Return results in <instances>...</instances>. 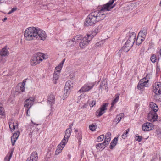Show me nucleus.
Wrapping results in <instances>:
<instances>
[{"mask_svg": "<svg viewBox=\"0 0 161 161\" xmlns=\"http://www.w3.org/2000/svg\"><path fill=\"white\" fill-rule=\"evenodd\" d=\"M9 52L7 49L6 46H5L0 51V54L3 56H7Z\"/></svg>", "mask_w": 161, "mask_h": 161, "instance_id": "nucleus-22", "label": "nucleus"}, {"mask_svg": "<svg viewBox=\"0 0 161 161\" xmlns=\"http://www.w3.org/2000/svg\"><path fill=\"white\" fill-rule=\"evenodd\" d=\"M60 73L59 72L54 71L53 74V78L55 80H57L59 77Z\"/></svg>", "mask_w": 161, "mask_h": 161, "instance_id": "nucleus-34", "label": "nucleus"}, {"mask_svg": "<svg viewBox=\"0 0 161 161\" xmlns=\"http://www.w3.org/2000/svg\"><path fill=\"white\" fill-rule=\"evenodd\" d=\"M1 1H2L1 0H0V4L2 3Z\"/></svg>", "mask_w": 161, "mask_h": 161, "instance_id": "nucleus-62", "label": "nucleus"}, {"mask_svg": "<svg viewBox=\"0 0 161 161\" xmlns=\"http://www.w3.org/2000/svg\"><path fill=\"white\" fill-rule=\"evenodd\" d=\"M82 36L81 35H78L74 37V40H76V41L81 40Z\"/></svg>", "mask_w": 161, "mask_h": 161, "instance_id": "nucleus-42", "label": "nucleus"}, {"mask_svg": "<svg viewBox=\"0 0 161 161\" xmlns=\"http://www.w3.org/2000/svg\"><path fill=\"white\" fill-rule=\"evenodd\" d=\"M26 81L23 80V81L21 83H19V85H20V89L19 90V92H24L25 91V85Z\"/></svg>", "mask_w": 161, "mask_h": 161, "instance_id": "nucleus-30", "label": "nucleus"}, {"mask_svg": "<svg viewBox=\"0 0 161 161\" xmlns=\"http://www.w3.org/2000/svg\"><path fill=\"white\" fill-rule=\"evenodd\" d=\"M14 125H17L18 123H17V121H15L14 122Z\"/></svg>", "mask_w": 161, "mask_h": 161, "instance_id": "nucleus-53", "label": "nucleus"}, {"mask_svg": "<svg viewBox=\"0 0 161 161\" xmlns=\"http://www.w3.org/2000/svg\"><path fill=\"white\" fill-rule=\"evenodd\" d=\"M160 56L161 57V49L160 50Z\"/></svg>", "mask_w": 161, "mask_h": 161, "instance_id": "nucleus-59", "label": "nucleus"}, {"mask_svg": "<svg viewBox=\"0 0 161 161\" xmlns=\"http://www.w3.org/2000/svg\"><path fill=\"white\" fill-rule=\"evenodd\" d=\"M89 128L90 130L92 131H95L97 128L96 125L93 124L89 126Z\"/></svg>", "mask_w": 161, "mask_h": 161, "instance_id": "nucleus-36", "label": "nucleus"}, {"mask_svg": "<svg viewBox=\"0 0 161 161\" xmlns=\"http://www.w3.org/2000/svg\"><path fill=\"white\" fill-rule=\"evenodd\" d=\"M32 123L34 125H38V124H36V123H34L32 121Z\"/></svg>", "mask_w": 161, "mask_h": 161, "instance_id": "nucleus-57", "label": "nucleus"}, {"mask_svg": "<svg viewBox=\"0 0 161 161\" xmlns=\"http://www.w3.org/2000/svg\"><path fill=\"white\" fill-rule=\"evenodd\" d=\"M135 5V4L134 3H131V7L132 6H134Z\"/></svg>", "mask_w": 161, "mask_h": 161, "instance_id": "nucleus-56", "label": "nucleus"}, {"mask_svg": "<svg viewBox=\"0 0 161 161\" xmlns=\"http://www.w3.org/2000/svg\"><path fill=\"white\" fill-rule=\"evenodd\" d=\"M107 144L105 142V141H104L103 143H98L96 145V148L97 149H104L107 146Z\"/></svg>", "mask_w": 161, "mask_h": 161, "instance_id": "nucleus-23", "label": "nucleus"}, {"mask_svg": "<svg viewBox=\"0 0 161 161\" xmlns=\"http://www.w3.org/2000/svg\"><path fill=\"white\" fill-rule=\"evenodd\" d=\"M116 145V143L111 142L110 145L109 147L111 149H113Z\"/></svg>", "mask_w": 161, "mask_h": 161, "instance_id": "nucleus-46", "label": "nucleus"}, {"mask_svg": "<svg viewBox=\"0 0 161 161\" xmlns=\"http://www.w3.org/2000/svg\"><path fill=\"white\" fill-rule=\"evenodd\" d=\"M4 56L0 54V63L2 62L4 63L5 62V58H3Z\"/></svg>", "mask_w": 161, "mask_h": 161, "instance_id": "nucleus-44", "label": "nucleus"}, {"mask_svg": "<svg viewBox=\"0 0 161 161\" xmlns=\"http://www.w3.org/2000/svg\"><path fill=\"white\" fill-rule=\"evenodd\" d=\"M111 133L110 132H108L105 136L104 141H105L106 144H108L111 140Z\"/></svg>", "mask_w": 161, "mask_h": 161, "instance_id": "nucleus-25", "label": "nucleus"}, {"mask_svg": "<svg viewBox=\"0 0 161 161\" xmlns=\"http://www.w3.org/2000/svg\"><path fill=\"white\" fill-rule=\"evenodd\" d=\"M70 92V90L68 88H66L64 87V94L63 95L64 98H66L69 95Z\"/></svg>", "mask_w": 161, "mask_h": 161, "instance_id": "nucleus-31", "label": "nucleus"}, {"mask_svg": "<svg viewBox=\"0 0 161 161\" xmlns=\"http://www.w3.org/2000/svg\"><path fill=\"white\" fill-rule=\"evenodd\" d=\"M153 86H153V92L156 94L160 95V97H161V83L160 82L155 83ZM159 99L161 101V98H159Z\"/></svg>", "mask_w": 161, "mask_h": 161, "instance_id": "nucleus-10", "label": "nucleus"}, {"mask_svg": "<svg viewBox=\"0 0 161 161\" xmlns=\"http://www.w3.org/2000/svg\"><path fill=\"white\" fill-rule=\"evenodd\" d=\"M95 84L94 82L87 83L81 87L79 92H84L88 91L93 88Z\"/></svg>", "mask_w": 161, "mask_h": 161, "instance_id": "nucleus-6", "label": "nucleus"}, {"mask_svg": "<svg viewBox=\"0 0 161 161\" xmlns=\"http://www.w3.org/2000/svg\"><path fill=\"white\" fill-rule=\"evenodd\" d=\"M64 140H62L60 144L58 145L57 148L55 152V154L56 155H58L59 153L61 152L62 150L67 143L65 141H64Z\"/></svg>", "mask_w": 161, "mask_h": 161, "instance_id": "nucleus-14", "label": "nucleus"}, {"mask_svg": "<svg viewBox=\"0 0 161 161\" xmlns=\"http://www.w3.org/2000/svg\"><path fill=\"white\" fill-rule=\"evenodd\" d=\"M35 100L34 97H30L29 98L26 99L24 103V107L27 108V112L28 111L30 108L34 104Z\"/></svg>", "mask_w": 161, "mask_h": 161, "instance_id": "nucleus-5", "label": "nucleus"}, {"mask_svg": "<svg viewBox=\"0 0 161 161\" xmlns=\"http://www.w3.org/2000/svg\"><path fill=\"white\" fill-rule=\"evenodd\" d=\"M55 95L53 93L50 94L48 97V103L51 104V110H52L53 109L52 108V104H54L55 103Z\"/></svg>", "mask_w": 161, "mask_h": 161, "instance_id": "nucleus-17", "label": "nucleus"}, {"mask_svg": "<svg viewBox=\"0 0 161 161\" xmlns=\"http://www.w3.org/2000/svg\"><path fill=\"white\" fill-rule=\"evenodd\" d=\"M157 59L156 56L155 55L152 54L150 60L153 63H155Z\"/></svg>", "mask_w": 161, "mask_h": 161, "instance_id": "nucleus-39", "label": "nucleus"}, {"mask_svg": "<svg viewBox=\"0 0 161 161\" xmlns=\"http://www.w3.org/2000/svg\"><path fill=\"white\" fill-rule=\"evenodd\" d=\"M37 28L35 27H29L25 31L24 36L26 40L28 41L34 39L37 37L36 32Z\"/></svg>", "mask_w": 161, "mask_h": 161, "instance_id": "nucleus-3", "label": "nucleus"}, {"mask_svg": "<svg viewBox=\"0 0 161 161\" xmlns=\"http://www.w3.org/2000/svg\"><path fill=\"white\" fill-rule=\"evenodd\" d=\"M9 126L11 130H15V126L14 124V121L12 120L11 122H9Z\"/></svg>", "mask_w": 161, "mask_h": 161, "instance_id": "nucleus-38", "label": "nucleus"}, {"mask_svg": "<svg viewBox=\"0 0 161 161\" xmlns=\"http://www.w3.org/2000/svg\"><path fill=\"white\" fill-rule=\"evenodd\" d=\"M74 85L75 84L73 83V81L68 80L66 83L65 87L70 90V89L73 88Z\"/></svg>", "mask_w": 161, "mask_h": 161, "instance_id": "nucleus-21", "label": "nucleus"}, {"mask_svg": "<svg viewBox=\"0 0 161 161\" xmlns=\"http://www.w3.org/2000/svg\"><path fill=\"white\" fill-rule=\"evenodd\" d=\"M65 60V59H64L63 61L60 63L59 65L55 68V71L59 72L60 73L61 70L62 68L63 65Z\"/></svg>", "mask_w": 161, "mask_h": 161, "instance_id": "nucleus-24", "label": "nucleus"}, {"mask_svg": "<svg viewBox=\"0 0 161 161\" xmlns=\"http://www.w3.org/2000/svg\"><path fill=\"white\" fill-rule=\"evenodd\" d=\"M119 99V96H117L113 100L112 102L111 103V108H112L114 105V104L117 103Z\"/></svg>", "mask_w": 161, "mask_h": 161, "instance_id": "nucleus-37", "label": "nucleus"}, {"mask_svg": "<svg viewBox=\"0 0 161 161\" xmlns=\"http://www.w3.org/2000/svg\"><path fill=\"white\" fill-rule=\"evenodd\" d=\"M158 116L157 114L154 111L152 113L149 112L148 114V119L151 122H154L157 120Z\"/></svg>", "mask_w": 161, "mask_h": 161, "instance_id": "nucleus-15", "label": "nucleus"}, {"mask_svg": "<svg viewBox=\"0 0 161 161\" xmlns=\"http://www.w3.org/2000/svg\"><path fill=\"white\" fill-rule=\"evenodd\" d=\"M136 34L135 32L131 33V38H132L133 40V43L136 41Z\"/></svg>", "mask_w": 161, "mask_h": 161, "instance_id": "nucleus-43", "label": "nucleus"}, {"mask_svg": "<svg viewBox=\"0 0 161 161\" xmlns=\"http://www.w3.org/2000/svg\"><path fill=\"white\" fill-rule=\"evenodd\" d=\"M142 139V137L141 136H136L135 137V140L138 141L139 142H140Z\"/></svg>", "mask_w": 161, "mask_h": 161, "instance_id": "nucleus-45", "label": "nucleus"}, {"mask_svg": "<svg viewBox=\"0 0 161 161\" xmlns=\"http://www.w3.org/2000/svg\"><path fill=\"white\" fill-rule=\"evenodd\" d=\"M130 130V129H128L126 130V131L121 136L123 139H125L126 138V137H127L128 134V133L129 132Z\"/></svg>", "mask_w": 161, "mask_h": 161, "instance_id": "nucleus-35", "label": "nucleus"}, {"mask_svg": "<svg viewBox=\"0 0 161 161\" xmlns=\"http://www.w3.org/2000/svg\"><path fill=\"white\" fill-rule=\"evenodd\" d=\"M96 104L95 101H92V102L90 103L89 105L91 107H93Z\"/></svg>", "mask_w": 161, "mask_h": 161, "instance_id": "nucleus-47", "label": "nucleus"}, {"mask_svg": "<svg viewBox=\"0 0 161 161\" xmlns=\"http://www.w3.org/2000/svg\"><path fill=\"white\" fill-rule=\"evenodd\" d=\"M78 131V130L77 129H76L75 130V132H77Z\"/></svg>", "mask_w": 161, "mask_h": 161, "instance_id": "nucleus-60", "label": "nucleus"}, {"mask_svg": "<svg viewBox=\"0 0 161 161\" xmlns=\"http://www.w3.org/2000/svg\"><path fill=\"white\" fill-rule=\"evenodd\" d=\"M48 58L47 55L40 52L36 53L32 58L31 61V64L33 66L38 64L43 60Z\"/></svg>", "mask_w": 161, "mask_h": 161, "instance_id": "nucleus-2", "label": "nucleus"}, {"mask_svg": "<svg viewBox=\"0 0 161 161\" xmlns=\"http://www.w3.org/2000/svg\"><path fill=\"white\" fill-rule=\"evenodd\" d=\"M102 43V42H100L98 43H97L96 44V45L97 46H98L99 45L101 46V44Z\"/></svg>", "mask_w": 161, "mask_h": 161, "instance_id": "nucleus-52", "label": "nucleus"}, {"mask_svg": "<svg viewBox=\"0 0 161 161\" xmlns=\"http://www.w3.org/2000/svg\"><path fill=\"white\" fill-rule=\"evenodd\" d=\"M29 110L28 111V112H27V108L26 109V115L27 116H29L30 115L29 114H28V113H29Z\"/></svg>", "mask_w": 161, "mask_h": 161, "instance_id": "nucleus-54", "label": "nucleus"}, {"mask_svg": "<svg viewBox=\"0 0 161 161\" xmlns=\"http://www.w3.org/2000/svg\"><path fill=\"white\" fill-rule=\"evenodd\" d=\"M5 117V113L4 108L3 107V105L0 103V117L2 118Z\"/></svg>", "mask_w": 161, "mask_h": 161, "instance_id": "nucleus-26", "label": "nucleus"}, {"mask_svg": "<svg viewBox=\"0 0 161 161\" xmlns=\"http://www.w3.org/2000/svg\"><path fill=\"white\" fill-rule=\"evenodd\" d=\"M20 132L19 131H18L17 132L14 133L13 135L11 137V141L12 144L13 146H14L15 145V142L18 139Z\"/></svg>", "mask_w": 161, "mask_h": 161, "instance_id": "nucleus-18", "label": "nucleus"}, {"mask_svg": "<svg viewBox=\"0 0 161 161\" xmlns=\"http://www.w3.org/2000/svg\"><path fill=\"white\" fill-rule=\"evenodd\" d=\"M52 113H51V112L49 114V115H52Z\"/></svg>", "mask_w": 161, "mask_h": 161, "instance_id": "nucleus-61", "label": "nucleus"}, {"mask_svg": "<svg viewBox=\"0 0 161 161\" xmlns=\"http://www.w3.org/2000/svg\"><path fill=\"white\" fill-rule=\"evenodd\" d=\"M104 138V135H102L99 136L97 139V142H100L103 141Z\"/></svg>", "mask_w": 161, "mask_h": 161, "instance_id": "nucleus-40", "label": "nucleus"}, {"mask_svg": "<svg viewBox=\"0 0 161 161\" xmlns=\"http://www.w3.org/2000/svg\"><path fill=\"white\" fill-rule=\"evenodd\" d=\"M153 127V125L152 123L146 122L143 124L142 129L144 131H149L152 130Z\"/></svg>", "mask_w": 161, "mask_h": 161, "instance_id": "nucleus-12", "label": "nucleus"}, {"mask_svg": "<svg viewBox=\"0 0 161 161\" xmlns=\"http://www.w3.org/2000/svg\"><path fill=\"white\" fill-rule=\"evenodd\" d=\"M149 107L151 109L150 112L152 113L153 111L156 112L158 110V106L153 102H150L149 104Z\"/></svg>", "mask_w": 161, "mask_h": 161, "instance_id": "nucleus-19", "label": "nucleus"}, {"mask_svg": "<svg viewBox=\"0 0 161 161\" xmlns=\"http://www.w3.org/2000/svg\"><path fill=\"white\" fill-rule=\"evenodd\" d=\"M108 103H103L100 107V108L96 112L95 115L97 117H100L105 112L107 109V107Z\"/></svg>", "mask_w": 161, "mask_h": 161, "instance_id": "nucleus-8", "label": "nucleus"}, {"mask_svg": "<svg viewBox=\"0 0 161 161\" xmlns=\"http://www.w3.org/2000/svg\"><path fill=\"white\" fill-rule=\"evenodd\" d=\"M141 33V36L143 37H145L147 34V29L145 28H143L142 29L139 33Z\"/></svg>", "mask_w": 161, "mask_h": 161, "instance_id": "nucleus-33", "label": "nucleus"}, {"mask_svg": "<svg viewBox=\"0 0 161 161\" xmlns=\"http://www.w3.org/2000/svg\"><path fill=\"white\" fill-rule=\"evenodd\" d=\"M36 32L37 37L36 38H38L41 40H45L47 36V35L46 32L44 31L39 28H37Z\"/></svg>", "mask_w": 161, "mask_h": 161, "instance_id": "nucleus-9", "label": "nucleus"}, {"mask_svg": "<svg viewBox=\"0 0 161 161\" xmlns=\"http://www.w3.org/2000/svg\"><path fill=\"white\" fill-rule=\"evenodd\" d=\"M38 158V156L36 152H34L31 153L30 157L27 158V161H37Z\"/></svg>", "mask_w": 161, "mask_h": 161, "instance_id": "nucleus-16", "label": "nucleus"}, {"mask_svg": "<svg viewBox=\"0 0 161 161\" xmlns=\"http://www.w3.org/2000/svg\"><path fill=\"white\" fill-rule=\"evenodd\" d=\"M141 33H139L136 41V44L137 45H139L144 40L145 37L141 36Z\"/></svg>", "mask_w": 161, "mask_h": 161, "instance_id": "nucleus-20", "label": "nucleus"}, {"mask_svg": "<svg viewBox=\"0 0 161 161\" xmlns=\"http://www.w3.org/2000/svg\"><path fill=\"white\" fill-rule=\"evenodd\" d=\"M118 137H115L114 138L112 141L111 142L112 143H116L117 144V142L118 141Z\"/></svg>", "mask_w": 161, "mask_h": 161, "instance_id": "nucleus-49", "label": "nucleus"}, {"mask_svg": "<svg viewBox=\"0 0 161 161\" xmlns=\"http://www.w3.org/2000/svg\"><path fill=\"white\" fill-rule=\"evenodd\" d=\"M73 125V124H71L70 125L69 127L66 130L65 135L64 139L62 140H64V141H65L66 143L67 142L68 139L70 136L72 131V127Z\"/></svg>", "mask_w": 161, "mask_h": 161, "instance_id": "nucleus-13", "label": "nucleus"}, {"mask_svg": "<svg viewBox=\"0 0 161 161\" xmlns=\"http://www.w3.org/2000/svg\"><path fill=\"white\" fill-rule=\"evenodd\" d=\"M160 4L161 5V1H160Z\"/></svg>", "mask_w": 161, "mask_h": 161, "instance_id": "nucleus-63", "label": "nucleus"}, {"mask_svg": "<svg viewBox=\"0 0 161 161\" xmlns=\"http://www.w3.org/2000/svg\"><path fill=\"white\" fill-rule=\"evenodd\" d=\"M160 67L159 66H158L157 65L156 66V69L157 73L158 72H159L160 71Z\"/></svg>", "mask_w": 161, "mask_h": 161, "instance_id": "nucleus-50", "label": "nucleus"}, {"mask_svg": "<svg viewBox=\"0 0 161 161\" xmlns=\"http://www.w3.org/2000/svg\"><path fill=\"white\" fill-rule=\"evenodd\" d=\"M115 1L110 0L107 4L103 5L100 10H97L91 13L84 22L85 25L91 26L103 19L106 17L105 12L109 11L114 7V5L112 6V4Z\"/></svg>", "mask_w": 161, "mask_h": 161, "instance_id": "nucleus-1", "label": "nucleus"}, {"mask_svg": "<svg viewBox=\"0 0 161 161\" xmlns=\"http://www.w3.org/2000/svg\"><path fill=\"white\" fill-rule=\"evenodd\" d=\"M13 151H12L10 153L9 152L7 155L4 158V161H10L12 156Z\"/></svg>", "mask_w": 161, "mask_h": 161, "instance_id": "nucleus-32", "label": "nucleus"}, {"mask_svg": "<svg viewBox=\"0 0 161 161\" xmlns=\"http://www.w3.org/2000/svg\"><path fill=\"white\" fill-rule=\"evenodd\" d=\"M130 42V40L129 39L125 43L124 46L119 50V53H121L122 51L125 52H127L130 50L131 49Z\"/></svg>", "mask_w": 161, "mask_h": 161, "instance_id": "nucleus-11", "label": "nucleus"}, {"mask_svg": "<svg viewBox=\"0 0 161 161\" xmlns=\"http://www.w3.org/2000/svg\"><path fill=\"white\" fill-rule=\"evenodd\" d=\"M76 42L77 41L76 40H74V38L72 39V40H70L69 41V42Z\"/></svg>", "mask_w": 161, "mask_h": 161, "instance_id": "nucleus-51", "label": "nucleus"}, {"mask_svg": "<svg viewBox=\"0 0 161 161\" xmlns=\"http://www.w3.org/2000/svg\"><path fill=\"white\" fill-rule=\"evenodd\" d=\"M91 40V38L90 36H87L82 38L79 43L80 48H83L86 47Z\"/></svg>", "mask_w": 161, "mask_h": 161, "instance_id": "nucleus-7", "label": "nucleus"}, {"mask_svg": "<svg viewBox=\"0 0 161 161\" xmlns=\"http://www.w3.org/2000/svg\"><path fill=\"white\" fill-rule=\"evenodd\" d=\"M107 85V84L106 81L105 80H103L100 84V88L102 89L106 90L108 88Z\"/></svg>", "mask_w": 161, "mask_h": 161, "instance_id": "nucleus-27", "label": "nucleus"}, {"mask_svg": "<svg viewBox=\"0 0 161 161\" xmlns=\"http://www.w3.org/2000/svg\"><path fill=\"white\" fill-rule=\"evenodd\" d=\"M7 19V18L6 17H5L3 19H2V21L3 22H4Z\"/></svg>", "mask_w": 161, "mask_h": 161, "instance_id": "nucleus-55", "label": "nucleus"}, {"mask_svg": "<svg viewBox=\"0 0 161 161\" xmlns=\"http://www.w3.org/2000/svg\"><path fill=\"white\" fill-rule=\"evenodd\" d=\"M150 78L148 75H146V77L141 79L137 85V88L138 89H142L144 87H148V79Z\"/></svg>", "mask_w": 161, "mask_h": 161, "instance_id": "nucleus-4", "label": "nucleus"}, {"mask_svg": "<svg viewBox=\"0 0 161 161\" xmlns=\"http://www.w3.org/2000/svg\"><path fill=\"white\" fill-rule=\"evenodd\" d=\"M77 138L79 142H80L82 138V133L80 132L78 133V135L77 136Z\"/></svg>", "mask_w": 161, "mask_h": 161, "instance_id": "nucleus-41", "label": "nucleus"}, {"mask_svg": "<svg viewBox=\"0 0 161 161\" xmlns=\"http://www.w3.org/2000/svg\"><path fill=\"white\" fill-rule=\"evenodd\" d=\"M98 27L96 28L91 33V34H88L87 36H90L91 38V40L99 32Z\"/></svg>", "mask_w": 161, "mask_h": 161, "instance_id": "nucleus-28", "label": "nucleus"}, {"mask_svg": "<svg viewBox=\"0 0 161 161\" xmlns=\"http://www.w3.org/2000/svg\"><path fill=\"white\" fill-rule=\"evenodd\" d=\"M17 10V8H12L11 10H10L8 13V14H10L13 12H14Z\"/></svg>", "mask_w": 161, "mask_h": 161, "instance_id": "nucleus-48", "label": "nucleus"}, {"mask_svg": "<svg viewBox=\"0 0 161 161\" xmlns=\"http://www.w3.org/2000/svg\"><path fill=\"white\" fill-rule=\"evenodd\" d=\"M15 126V128H17L18 127V125H14Z\"/></svg>", "mask_w": 161, "mask_h": 161, "instance_id": "nucleus-58", "label": "nucleus"}, {"mask_svg": "<svg viewBox=\"0 0 161 161\" xmlns=\"http://www.w3.org/2000/svg\"><path fill=\"white\" fill-rule=\"evenodd\" d=\"M124 114H120L116 116L114 121L118 124L121 120L122 118L124 117Z\"/></svg>", "mask_w": 161, "mask_h": 161, "instance_id": "nucleus-29", "label": "nucleus"}, {"mask_svg": "<svg viewBox=\"0 0 161 161\" xmlns=\"http://www.w3.org/2000/svg\"><path fill=\"white\" fill-rule=\"evenodd\" d=\"M130 36H129V38H130Z\"/></svg>", "mask_w": 161, "mask_h": 161, "instance_id": "nucleus-64", "label": "nucleus"}]
</instances>
